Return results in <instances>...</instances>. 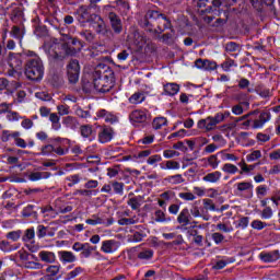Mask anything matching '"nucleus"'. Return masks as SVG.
Instances as JSON below:
<instances>
[{
	"mask_svg": "<svg viewBox=\"0 0 280 280\" xmlns=\"http://www.w3.org/2000/svg\"><path fill=\"white\" fill-rule=\"evenodd\" d=\"M104 75H102L100 71H96L94 73L93 80L95 91H97L98 93H104Z\"/></svg>",
	"mask_w": 280,
	"mask_h": 280,
	"instance_id": "21",
	"label": "nucleus"
},
{
	"mask_svg": "<svg viewBox=\"0 0 280 280\" xmlns=\"http://www.w3.org/2000/svg\"><path fill=\"white\" fill-rule=\"evenodd\" d=\"M234 3H237V0H225V1H220V0H213L212 5L214 8H220V5H224L225 8H231Z\"/></svg>",
	"mask_w": 280,
	"mask_h": 280,
	"instance_id": "47",
	"label": "nucleus"
},
{
	"mask_svg": "<svg viewBox=\"0 0 280 280\" xmlns=\"http://www.w3.org/2000/svg\"><path fill=\"white\" fill-rule=\"evenodd\" d=\"M147 19H158L160 25H163V28L159 26L160 32H163V30H170V27H172V23H170V20H167L165 15L159 14L156 11H149L147 13Z\"/></svg>",
	"mask_w": 280,
	"mask_h": 280,
	"instance_id": "8",
	"label": "nucleus"
},
{
	"mask_svg": "<svg viewBox=\"0 0 280 280\" xmlns=\"http://www.w3.org/2000/svg\"><path fill=\"white\" fill-rule=\"evenodd\" d=\"M71 211H73V206L65 205L60 200L55 201V215L71 213Z\"/></svg>",
	"mask_w": 280,
	"mask_h": 280,
	"instance_id": "16",
	"label": "nucleus"
},
{
	"mask_svg": "<svg viewBox=\"0 0 280 280\" xmlns=\"http://www.w3.org/2000/svg\"><path fill=\"white\" fill-rule=\"evenodd\" d=\"M129 119L131 124H145L148 121V110L135 109L130 113Z\"/></svg>",
	"mask_w": 280,
	"mask_h": 280,
	"instance_id": "10",
	"label": "nucleus"
},
{
	"mask_svg": "<svg viewBox=\"0 0 280 280\" xmlns=\"http://www.w3.org/2000/svg\"><path fill=\"white\" fill-rule=\"evenodd\" d=\"M248 117H254L252 118V129L259 130L264 128V126H266V124H268L270 119H272V114L268 109H264L260 112L256 109L249 112L248 114L242 117H238L236 121H244V119H248Z\"/></svg>",
	"mask_w": 280,
	"mask_h": 280,
	"instance_id": "1",
	"label": "nucleus"
},
{
	"mask_svg": "<svg viewBox=\"0 0 280 280\" xmlns=\"http://www.w3.org/2000/svg\"><path fill=\"white\" fill-rule=\"evenodd\" d=\"M95 250H97L96 246H92L91 243H84L83 249L80 255L84 259H89V257H91V255H93V252Z\"/></svg>",
	"mask_w": 280,
	"mask_h": 280,
	"instance_id": "26",
	"label": "nucleus"
},
{
	"mask_svg": "<svg viewBox=\"0 0 280 280\" xmlns=\"http://www.w3.org/2000/svg\"><path fill=\"white\" fill-rule=\"evenodd\" d=\"M73 196H97V190L78 189L73 192Z\"/></svg>",
	"mask_w": 280,
	"mask_h": 280,
	"instance_id": "50",
	"label": "nucleus"
},
{
	"mask_svg": "<svg viewBox=\"0 0 280 280\" xmlns=\"http://www.w3.org/2000/svg\"><path fill=\"white\" fill-rule=\"evenodd\" d=\"M112 187L115 194H118V196H124V183L113 182Z\"/></svg>",
	"mask_w": 280,
	"mask_h": 280,
	"instance_id": "56",
	"label": "nucleus"
},
{
	"mask_svg": "<svg viewBox=\"0 0 280 280\" xmlns=\"http://www.w3.org/2000/svg\"><path fill=\"white\" fill-rule=\"evenodd\" d=\"M51 176V173L49 172H33L28 175V179L33 183H36V180H45Z\"/></svg>",
	"mask_w": 280,
	"mask_h": 280,
	"instance_id": "24",
	"label": "nucleus"
},
{
	"mask_svg": "<svg viewBox=\"0 0 280 280\" xmlns=\"http://www.w3.org/2000/svg\"><path fill=\"white\" fill-rule=\"evenodd\" d=\"M178 224H182V226H189L191 224V213H189V208H184L178 217H177Z\"/></svg>",
	"mask_w": 280,
	"mask_h": 280,
	"instance_id": "15",
	"label": "nucleus"
},
{
	"mask_svg": "<svg viewBox=\"0 0 280 280\" xmlns=\"http://www.w3.org/2000/svg\"><path fill=\"white\" fill-rule=\"evenodd\" d=\"M93 8H96L95 4L81 5L75 11L77 20L81 25H85V23H93L95 19H97V14L93 13Z\"/></svg>",
	"mask_w": 280,
	"mask_h": 280,
	"instance_id": "4",
	"label": "nucleus"
},
{
	"mask_svg": "<svg viewBox=\"0 0 280 280\" xmlns=\"http://www.w3.org/2000/svg\"><path fill=\"white\" fill-rule=\"evenodd\" d=\"M160 198L166 202H170V200H174V198H176V192L173 190H166L160 195Z\"/></svg>",
	"mask_w": 280,
	"mask_h": 280,
	"instance_id": "54",
	"label": "nucleus"
},
{
	"mask_svg": "<svg viewBox=\"0 0 280 280\" xmlns=\"http://www.w3.org/2000/svg\"><path fill=\"white\" fill-rule=\"evenodd\" d=\"M85 224H90V226H97V224H104V219L98 214H93L91 219L85 220Z\"/></svg>",
	"mask_w": 280,
	"mask_h": 280,
	"instance_id": "38",
	"label": "nucleus"
},
{
	"mask_svg": "<svg viewBox=\"0 0 280 280\" xmlns=\"http://www.w3.org/2000/svg\"><path fill=\"white\" fill-rule=\"evenodd\" d=\"M94 119H103L105 124H117L119 121V118L115 114L106 109H98Z\"/></svg>",
	"mask_w": 280,
	"mask_h": 280,
	"instance_id": "9",
	"label": "nucleus"
},
{
	"mask_svg": "<svg viewBox=\"0 0 280 280\" xmlns=\"http://www.w3.org/2000/svg\"><path fill=\"white\" fill-rule=\"evenodd\" d=\"M20 246H21L20 244L12 245L8 241L0 242V250H2L3 253H12V250H18Z\"/></svg>",
	"mask_w": 280,
	"mask_h": 280,
	"instance_id": "27",
	"label": "nucleus"
},
{
	"mask_svg": "<svg viewBox=\"0 0 280 280\" xmlns=\"http://www.w3.org/2000/svg\"><path fill=\"white\" fill-rule=\"evenodd\" d=\"M115 132L113 131V128L104 126L101 127V130L98 131V141L100 143H108L113 141Z\"/></svg>",
	"mask_w": 280,
	"mask_h": 280,
	"instance_id": "12",
	"label": "nucleus"
},
{
	"mask_svg": "<svg viewBox=\"0 0 280 280\" xmlns=\"http://www.w3.org/2000/svg\"><path fill=\"white\" fill-rule=\"evenodd\" d=\"M59 260L61 264H73L78 261V257L73 252H68V250H61L58 252Z\"/></svg>",
	"mask_w": 280,
	"mask_h": 280,
	"instance_id": "14",
	"label": "nucleus"
},
{
	"mask_svg": "<svg viewBox=\"0 0 280 280\" xmlns=\"http://www.w3.org/2000/svg\"><path fill=\"white\" fill-rule=\"evenodd\" d=\"M63 124L67 128H73L78 124V120L73 116H68L63 119Z\"/></svg>",
	"mask_w": 280,
	"mask_h": 280,
	"instance_id": "64",
	"label": "nucleus"
},
{
	"mask_svg": "<svg viewBox=\"0 0 280 280\" xmlns=\"http://www.w3.org/2000/svg\"><path fill=\"white\" fill-rule=\"evenodd\" d=\"M66 180H68V187H73L74 185H78L80 180H82V177L79 174H74L68 176Z\"/></svg>",
	"mask_w": 280,
	"mask_h": 280,
	"instance_id": "49",
	"label": "nucleus"
},
{
	"mask_svg": "<svg viewBox=\"0 0 280 280\" xmlns=\"http://www.w3.org/2000/svg\"><path fill=\"white\" fill-rule=\"evenodd\" d=\"M249 222H250V218L243 217V218L238 219L236 229H243V230L248 229Z\"/></svg>",
	"mask_w": 280,
	"mask_h": 280,
	"instance_id": "58",
	"label": "nucleus"
},
{
	"mask_svg": "<svg viewBox=\"0 0 280 280\" xmlns=\"http://www.w3.org/2000/svg\"><path fill=\"white\" fill-rule=\"evenodd\" d=\"M32 277H40L38 280H56V278H54V276H51V275H45V273H43V271L42 270H39V271H33L32 272Z\"/></svg>",
	"mask_w": 280,
	"mask_h": 280,
	"instance_id": "55",
	"label": "nucleus"
},
{
	"mask_svg": "<svg viewBox=\"0 0 280 280\" xmlns=\"http://www.w3.org/2000/svg\"><path fill=\"white\" fill-rule=\"evenodd\" d=\"M203 207L206 211H218V209H215V203H213V200L211 199H203Z\"/></svg>",
	"mask_w": 280,
	"mask_h": 280,
	"instance_id": "62",
	"label": "nucleus"
},
{
	"mask_svg": "<svg viewBox=\"0 0 280 280\" xmlns=\"http://www.w3.org/2000/svg\"><path fill=\"white\" fill-rule=\"evenodd\" d=\"M164 95H168L170 97H174L180 91V85L177 83H166L163 86Z\"/></svg>",
	"mask_w": 280,
	"mask_h": 280,
	"instance_id": "18",
	"label": "nucleus"
},
{
	"mask_svg": "<svg viewBox=\"0 0 280 280\" xmlns=\"http://www.w3.org/2000/svg\"><path fill=\"white\" fill-rule=\"evenodd\" d=\"M163 161V158L161 155L155 154L148 158L147 163L148 165H156V163H161Z\"/></svg>",
	"mask_w": 280,
	"mask_h": 280,
	"instance_id": "63",
	"label": "nucleus"
},
{
	"mask_svg": "<svg viewBox=\"0 0 280 280\" xmlns=\"http://www.w3.org/2000/svg\"><path fill=\"white\" fill-rule=\"evenodd\" d=\"M218 124H222V116H209L206 119H200L197 122V127L200 130H206L207 132H211V130H215Z\"/></svg>",
	"mask_w": 280,
	"mask_h": 280,
	"instance_id": "5",
	"label": "nucleus"
},
{
	"mask_svg": "<svg viewBox=\"0 0 280 280\" xmlns=\"http://www.w3.org/2000/svg\"><path fill=\"white\" fill-rule=\"evenodd\" d=\"M155 222H171V218L165 217V212L163 210H156L155 213Z\"/></svg>",
	"mask_w": 280,
	"mask_h": 280,
	"instance_id": "51",
	"label": "nucleus"
},
{
	"mask_svg": "<svg viewBox=\"0 0 280 280\" xmlns=\"http://www.w3.org/2000/svg\"><path fill=\"white\" fill-rule=\"evenodd\" d=\"M42 213H46V215H50V218H56V206H46L45 208H42Z\"/></svg>",
	"mask_w": 280,
	"mask_h": 280,
	"instance_id": "61",
	"label": "nucleus"
},
{
	"mask_svg": "<svg viewBox=\"0 0 280 280\" xmlns=\"http://www.w3.org/2000/svg\"><path fill=\"white\" fill-rule=\"evenodd\" d=\"M137 222H139L137 217L129 218V219L122 218V219L118 220L119 226H129L130 224H137Z\"/></svg>",
	"mask_w": 280,
	"mask_h": 280,
	"instance_id": "44",
	"label": "nucleus"
},
{
	"mask_svg": "<svg viewBox=\"0 0 280 280\" xmlns=\"http://www.w3.org/2000/svg\"><path fill=\"white\" fill-rule=\"evenodd\" d=\"M261 159V151L255 150L252 153L246 155L247 163H253L255 161H259Z\"/></svg>",
	"mask_w": 280,
	"mask_h": 280,
	"instance_id": "43",
	"label": "nucleus"
},
{
	"mask_svg": "<svg viewBox=\"0 0 280 280\" xmlns=\"http://www.w3.org/2000/svg\"><path fill=\"white\" fill-rule=\"evenodd\" d=\"M81 137H84V139H89L91 135H93V127L90 125H83L80 128Z\"/></svg>",
	"mask_w": 280,
	"mask_h": 280,
	"instance_id": "46",
	"label": "nucleus"
},
{
	"mask_svg": "<svg viewBox=\"0 0 280 280\" xmlns=\"http://www.w3.org/2000/svg\"><path fill=\"white\" fill-rule=\"evenodd\" d=\"M152 126H153L154 130H161V128H163V126H167V118L158 117L153 120Z\"/></svg>",
	"mask_w": 280,
	"mask_h": 280,
	"instance_id": "37",
	"label": "nucleus"
},
{
	"mask_svg": "<svg viewBox=\"0 0 280 280\" xmlns=\"http://www.w3.org/2000/svg\"><path fill=\"white\" fill-rule=\"evenodd\" d=\"M38 257L39 259H42V261H45L46 264H54L56 261V254H54L52 252H39Z\"/></svg>",
	"mask_w": 280,
	"mask_h": 280,
	"instance_id": "25",
	"label": "nucleus"
},
{
	"mask_svg": "<svg viewBox=\"0 0 280 280\" xmlns=\"http://www.w3.org/2000/svg\"><path fill=\"white\" fill-rule=\"evenodd\" d=\"M21 126L24 128V130H32L34 128V121L31 118L22 117Z\"/></svg>",
	"mask_w": 280,
	"mask_h": 280,
	"instance_id": "59",
	"label": "nucleus"
},
{
	"mask_svg": "<svg viewBox=\"0 0 280 280\" xmlns=\"http://www.w3.org/2000/svg\"><path fill=\"white\" fill-rule=\"evenodd\" d=\"M166 183H170V185H180L185 183V178H183V175L176 174V175H171L165 178Z\"/></svg>",
	"mask_w": 280,
	"mask_h": 280,
	"instance_id": "31",
	"label": "nucleus"
},
{
	"mask_svg": "<svg viewBox=\"0 0 280 280\" xmlns=\"http://www.w3.org/2000/svg\"><path fill=\"white\" fill-rule=\"evenodd\" d=\"M36 237V232L34 231V228L27 229L24 232V235L22 236L23 242H32Z\"/></svg>",
	"mask_w": 280,
	"mask_h": 280,
	"instance_id": "48",
	"label": "nucleus"
},
{
	"mask_svg": "<svg viewBox=\"0 0 280 280\" xmlns=\"http://www.w3.org/2000/svg\"><path fill=\"white\" fill-rule=\"evenodd\" d=\"M23 268H26V270H43V264L32 261V260H26L23 262Z\"/></svg>",
	"mask_w": 280,
	"mask_h": 280,
	"instance_id": "33",
	"label": "nucleus"
},
{
	"mask_svg": "<svg viewBox=\"0 0 280 280\" xmlns=\"http://www.w3.org/2000/svg\"><path fill=\"white\" fill-rule=\"evenodd\" d=\"M145 102V94L143 92H136L129 97L130 104H141Z\"/></svg>",
	"mask_w": 280,
	"mask_h": 280,
	"instance_id": "30",
	"label": "nucleus"
},
{
	"mask_svg": "<svg viewBox=\"0 0 280 280\" xmlns=\"http://www.w3.org/2000/svg\"><path fill=\"white\" fill-rule=\"evenodd\" d=\"M249 1L256 10H261V5H272V3H275V0H249Z\"/></svg>",
	"mask_w": 280,
	"mask_h": 280,
	"instance_id": "35",
	"label": "nucleus"
},
{
	"mask_svg": "<svg viewBox=\"0 0 280 280\" xmlns=\"http://www.w3.org/2000/svg\"><path fill=\"white\" fill-rule=\"evenodd\" d=\"M250 226L255 231H264V229H266V226H268V223H266L261 220H254V221H252Z\"/></svg>",
	"mask_w": 280,
	"mask_h": 280,
	"instance_id": "45",
	"label": "nucleus"
},
{
	"mask_svg": "<svg viewBox=\"0 0 280 280\" xmlns=\"http://www.w3.org/2000/svg\"><path fill=\"white\" fill-rule=\"evenodd\" d=\"M11 36H13V38H18V40L22 43L23 36H25V31L19 26H13L11 30Z\"/></svg>",
	"mask_w": 280,
	"mask_h": 280,
	"instance_id": "34",
	"label": "nucleus"
},
{
	"mask_svg": "<svg viewBox=\"0 0 280 280\" xmlns=\"http://www.w3.org/2000/svg\"><path fill=\"white\" fill-rule=\"evenodd\" d=\"M222 161H240V158H237V155L233 154V153H228L226 151H221L220 152Z\"/></svg>",
	"mask_w": 280,
	"mask_h": 280,
	"instance_id": "52",
	"label": "nucleus"
},
{
	"mask_svg": "<svg viewBox=\"0 0 280 280\" xmlns=\"http://www.w3.org/2000/svg\"><path fill=\"white\" fill-rule=\"evenodd\" d=\"M49 121H51L54 130H60V117L58 116V114H50Z\"/></svg>",
	"mask_w": 280,
	"mask_h": 280,
	"instance_id": "42",
	"label": "nucleus"
},
{
	"mask_svg": "<svg viewBox=\"0 0 280 280\" xmlns=\"http://www.w3.org/2000/svg\"><path fill=\"white\" fill-rule=\"evenodd\" d=\"M178 198H180V200H184L185 202H194V200H196L195 194L190 191L179 192Z\"/></svg>",
	"mask_w": 280,
	"mask_h": 280,
	"instance_id": "41",
	"label": "nucleus"
},
{
	"mask_svg": "<svg viewBox=\"0 0 280 280\" xmlns=\"http://www.w3.org/2000/svg\"><path fill=\"white\" fill-rule=\"evenodd\" d=\"M25 75L28 80H33L35 82L43 80V75H45V66H43L40 57L28 59L25 68Z\"/></svg>",
	"mask_w": 280,
	"mask_h": 280,
	"instance_id": "2",
	"label": "nucleus"
},
{
	"mask_svg": "<svg viewBox=\"0 0 280 280\" xmlns=\"http://www.w3.org/2000/svg\"><path fill=\"white\" fill-rule=\"evenodd\" d=\"M238 191H248V189H253V184L250 182H241L236 184Z\"/></svg>",
	"mask_w": 280,
	"mask_h": 280,
	"instance_id": "60",
	"label": "nucleus"
},
{
	"mask_svg": "<svg viewBox=\"0 0 280 280\" xmlns=\"http://www.w3.org/2000/svg\"><path fill=\"white\" fill-rule=\"evenodd\" d=\"M92 24L97 34H106V23H104L102 16L96 15Z\"/></svg>",
	"mask_w": 280,
	"mask_h": 280,
	"instance_id": "19",
	"label": "nucleus"
},
{
	"mask_svg": "<svg viewBox=\"0 0 280 280\" xmlns=\"http://www.w3.org/2000/svg\"><path fill=\"white\" fill-rule=\"evenodd\" d=\"M21 235H23V231L18 230L8 232L5 237L7 240H11V242H19L21 240Z\"/></svg>",
	"mask_w": 280,
	"mask_h": 280,
	"instance_id": "40",
	"label": "nucleus"
},
{
	"mask_svg": "<svg viewBox=\"0 0 280 280\" xmlns=\"http://www.w3.org/2000/svg\"><path fill=\"white\" fill-rule=\"evenodd\" d=\"M207 163L209 167H212V170H218V167L220 166V160L218 159V154H213L207 158Z\"/></svg>",
	"mask_w": 280,
	"mask_h": 280,
	"instance_id": "39",
	"label": "nucleus"
},
{
	"mask_svg": "<svg viewBox=\"0 0 280 280\" xmlns=\"http://www.w3.org/2000/svg\"><path fill=\"white\" fill-rule=\"evenodd\" d=\"M82 272H84V269L82 267H77L67 275V279L68 280L75 279V277H80Z\"/></svg>",
	"mask_w": 280,
	"mask_h": 280,
	"instance_id": "57",
	"label": "nucleus"
},
{
	"mask_svg": "<svg viewBox=\"0 0 280 280\" xmlns=\"http://www.w3.org/2000/svg\"><path fill=\"white\" fill-rule=\"evenodd\" d=\"M49 54L55 60H65L66 56H73L75 49L69 47L65 40L55 39L49 48Z\"/></svg>",
	"mask_w": 280,
	"mask_h": 280,
	"instance_id": "3",
	"label": "nucleus"
},
{
	"mask_svg": "<svg viewBox=\"0 0 280 280\" xmlns=\"http://www.w3.org/2000/svg\"><path fill=\"white\" fill-rule=\"evenodd\" d=\"M221 170L222 172H224V174H230L231 176H235V174H240V168L237 167V165L231 164V163L223 164Z\"/></svg>",
	"mask_w": 280,
	"mask_h": 280,
	"instance_id": "28",
	"label": "nucleus"
},
{
	"mask_svg": "<svg viewBox=\"0 0 280 280\" xmlns=\"http://www.w3.org/2000/svg\"><path fill=\"white\" fill-rule=\"evenodd\" d=\"M222 178V172L214 171L212 173H208L202 177L203 183H220V179Z\"/></svg>",
	"mask_w": 280,
	"mask_h": 280,
	"instance_id": "20",
	"label": "nucleus"
},
{
	"mask_svg": "<svg viewBox=\"0 0 280 280\" xmlns=\"http://www.w3.org/2000/svg\"><path fill=\"white\" fill-rule=\"evenodd\" d=\"M67 75L71 84H75L80 80V61L71 59L67 66Z\"/></svg>",
	"mask_w": 280,
	"mask_h": 280,
	"instance_id": "6",
	"label": "nucleus"
},
{
	"mask_svg": "<svg viewBox=\"0 0 280 280\" xmlns=\"http://www.w3.org/2000/svg\"><path fill=\"white\" fill-rule=\"evenodd\" d=\"M195 67L201 69L202 71H215L218 69V63L209 59H197L195 61Z\"/></svg>",
	"mask_w": 280,
	"mask_h": 280,
	"instance_id": "11",
	"label": "nucleus"
},
{
	"mask_svg": "<svg viewBox=\"0 0 280 280\" xmlns=\"http://www.w3.org/2000/svg\"><path fill=\"white\" fill-rule=\"evenodd\" d=\"M119 246L121 243L115 240H106L102 242L101 250L105 253V255H113V253H117L119 250Z\"/></svg>",
	"mask_w": 280,
	"mask_h": 280,
	"instance_id": "7",
	"label": "nucleus"
},
{
	"mask_svg": "<svg viewBox=\"0 0 280 280\" xmlns=\"http://www.w3.org/2000/svg\"><path fill=\"white\" fill-rule=\"evenodd\" d=\"M55 147L52 144H46L42 147L40 154L42 156H50V154H54Z\"/></svg>",
	"mask_w": 280,
	"mask_h": 280,
	"instance_id": "53",
	"label": "nucleus"
},
{
	"mask_svg": "<svg viewBox=\"0 0 280 280\" xmlns=\"http://www.w3.org/2000/svg\"><path fill=\"white\" fill-rule=\"evenodd\" d=\"M259 258L265 264H272V261H277L280 259V254H279V250H273L268 253L262 252L259 254Z\"/></svg>",
	"mask_w": 280,
	"mask_h": 280,
	"instance_id": "13",
	"label": "nucleus"
},
{
	"mask_svg": "<svg viewBox=\"0 0 280 280\" xmlns=\"http://www.w3.org/2000/svg\"><path fill=\"white\" fill-rule=\"evenodd\" d=\"M154 257V250L152 249H143L138 254V259L142 261H150Z\"/></svg>",
	"mask_w": 280,
	"mask_h": 280,
	"instance_id": "32",
	"label": "nucleus"
},
{
	"mask_svg": "<svg viewBox=\"0 0 280 280\" xmlns=\"http://www.w3.org/2000/svg\"><path fill=\"white\" fill-rule=\"evenodd\" d=\"M257 165H259V163L256 164H247L246 160L242 159L241 162L238 163V167H241L240 170V174H250V172H254V170L257 167Z\"/></svg>",
	"mask_w": 280,
	"mask_h": 280,
	"instance_id": "22",
	"label": "nucleus"
},
{
	"mask_svg": "<svg viewBox=\"0 0 280 280\" xmlns=\"http://www.w3.org/2000/svg\"><path fill=\"white\" fill-rule=\"evenodd\" d=\"M108 19L110 21L114 32L116 34H120L122 27H121V20L119 19V16L117 14H115L114 12H110L108 14Z\"/></svg>",
	"mask_w": 280,
	"mask_h": 280,
	"instance_id": "17",
	"label": "nucleus"
},
{
	"mask_svg": "<svg viewBox=\"0 0 280 280\" xmlns=\"http://www.w3.org/2000/svg\"><path fill=\"white\" fill-rule=\"evenodd\" d=\"M161 170H180V163L174 160H168L160 164Z\"/></svg>",
	"mask_w": 280,
	"mask_h": 280,
	"instance_id": "29",
	"label": "nucleus"
},
{
	"mask_svg": "<svg viewBox=\"0 0 280 280\" xmlns=\"http://www.w3.org/2000/svg\"><path fill=\"white\" fill-rule=\"evenodd\" d=\"M103 93H108L113 86H115V82H113V78H108V75H103Z\"/></svg>",
	"mask_w": 280,
	"mask_h": 280,
	"instance_id": "36",
	"label": "nucleus"
},
{
	"mask_svg": "<svg viewBox=\"0 0 280 280\" xmlns=\"http://www.w3.org/2000/svg\"><path fill=\"white\" fill-rule=\"evenodd\" d=\"M9 67L11 68V71H9V75H14L19 69H21V60L14 56L9 57L8 61Z\"/></svg>",
	"mask_w": 280,
	"mask_h": 280,
	"instance_id": "23",
	"label": "nucleus"
}]
</instances>
